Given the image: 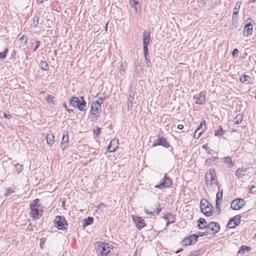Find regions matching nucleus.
<instances>
[{"mask_svg":"<svg viewBox=\"0 0 256 256\" xmlns=\"http://www.w3.org/2000/svg\"><path fill=\"white\" fill-rule=\"evenodd\" d=\"M53 98H54L53 96H52V95L48 94L46 96V100L47 102L48 103L53 102Z\"/></svg>","mask_w":256,"mask_h":256,"instance_id":"nucleus-45","label":"nucleus"},{"mask_svg":"<svg viewBox=\"0 0 256 256\" xmlns=\"http://www.w3.org/2000/svg\"><path fill=\"white\" fill-rule=\"evenodd\" d=\"M250 20V22L246 24L244 28V34L246 32V36L247 37L251 36L253 32V25L255 24L254 21L251 19L248 18Z\"/></svg>","mask_w":256,"mask_h":256,"instance_id":"nucleus-11","label":"nucleus"},{"mask_svg":"<svg viewBox=\"0 0 256 256\" xmlns=\"http://www.w3.org/2000/svg\"><path fill=\"white\" fill-rule=\"evenodd\" d=\"M207 229L210 230L212 232L213 234L214 235L220 230V225L216 222H210L208 224V228Z\"/></svg>","mask_w":256,"mask_h":256,"instance_id":"nucleus-14","label":"nucleus"},{"mask_svg":"<svg viewBox=\"0 0 256 256\" xmlns=\"http://www.w3.org/2000/svg\"><path fill=\"white\" fill-rule=\"evenodd\" d=\"M154 211L150 212L148 209L144 208V212L146 214H150L151 216H156L158 214L160 211L162 210L161 208H157L155 209H154Z\"/></svg>","mask_w":256,"mask_h":256,"instance_id":"nucleus-24","label":"nucleus"},{"mask_svg":"<svg viewBox=\"0 0 256 256\" xmlns=\"http://www.w3.org/2000/svg\"><path fill=\"white\" fill-rule=\"evenodd\" d=\"M4 116L6 118H10V117H11L10 115V114H4Z\"/></svg>","mask_w":256,"mask_h":256,"instance_id":"nucleus-64","label":"nucleus"},{"mask_svg":"<svg viewBox=\"0 0 256 256\" xmlns=\"http://www.w3.org/2000/svg\"><path fill=\"white\" fill-rule=\"evenodd\" d=\"M224 163L228 164L229 168H232L234 166V162H232L231 158L228 156L224 158Z\"/></svg>","mask_w":256,"mask_h":256,"instance_id":"nucleus-33","label":"nucleus"},{"mask_svg":"<svg viewBox=\"0 0 256 256\" xmlns=\"http://www.w3.org/2000/svg\"><path fill=\"white\" fill-rule=\"evenodd\" d=\"M93 131L95 136L96 137H98L100 133L101 129L99 127H96V130H94Z\"/></svg>","mask_w":256,"mask_h":256,"instance_id":"nucleus-42","label":"nucleus"},{"mask_svg":"<svg viewBox=\"0 0 256 256\" xmlns=\"http://www.w3.org/2000/svg\"><path fill=\"white\" fill-rule=\"evenodd\" d=\"M202 148L206 150V151L208 150H209L210 148H208V144H204L202 146Z\"/></svg>","mask_w":256,"mask_h":256,"instance_id":"nucleus-57","label":"nucleus"},{"mask_svg":"<svg viewBox=\"0 0 256 256\" xmlns=\"http://www.w3.org/2000/svg\"><path fill=\"white\" fill-rule=\"evenodd\" d=\"M40 65V68L44 70H48V64L47 62L46 61L41 60Z\"/></svg>","mask_w":256,"mask_h":256,"instance_id":"nucleus-30","label":"nucleus"},{"mask_svg":"<svg viewBox=\"0 0 256 256\" xmlns=\"http://www.w3.org/2000/svg\"><path fill=\"white\" fill-rule=\"evenodd\" d=\"M8 52V48H6L5 50L2 52H0V59H4L6 58V54Z\"/></svg>","mask_w":256,"mask_h":256,"instance_id":"nucleus-41","label":"nucleus"},{"mask_svg":"<svg viewBox=\"0 0 256 256\" xmlns=\"http://www.w3.org/2000/svg\"><path fill=\"white\" fill-rule=\"evenodd\" d=\"M216 178L214 170H210L206 172L205 176V182L208 187L212 186L215 182V178Z\"/></svg>","mask_w":256,"mask_h":256,"instance_id":"nucleus-7","label":"nucleus"},{"mask_svg":"<svg viewBox=\"0 0 256 256\" xmlns=\"http://www.w3.org/2000/svg\"><path fill=\"white\" fill-rule=\"evenodd\" d=\"M226 130H224L222 126H219L218 130H214V135L215 136L221 137L225 133Z\"/></svg>","mask_w":256,"mask_h":256,"instance_id":"nucleus-25","label":"nucleus"},{"mask_svg":"<svg viewBox=\"0 0 256 256\" xmlns=\"http://www.w3.org/2000/svg\"><path fill=\"white\" fill-rule=\"evenodd\" d=\"M133 220L136 223L137 228L140 230L146 226L144 220L140 217L133 218Z\"/></svg>","mask_w":256,"mask_h":256,"instance_id":"nucleus-17","label":"nucleus"},{"mask_svg":"<svg viewBox=\"0 0 256 256\" xmlns=\"http://www.w3.org/2000/svg\"><path fill=\"white\" fill-rule=\"evenodd\" d=\"M206 122L204 120L201 122L198 128L195 130V133H197L200 130H202L203 132L206 128Z\"/></svg>","mask_w":256,"mask_h":256,"instance_id":"nucleus-28","label":"nucleus"},{"mask_svg":"<svg viewBox=\"0 0 256 256\" xmlns=\"http://www.w3.org/2000/svg\"><path fill=\"white\" fill-rule=\"evenodd\" d=\"M238 50L237 48H234L232 52V55L233 57H238Z\"/></svg>","mask_w":256,"mask_h":256,"instance_id":"nucleus-47","label":"nucleus"},{"mask_svg":"<svg viewBox=\"0 0 256 256\" xmlns=\"http://www.w3.org/2000/svg\"><path fill=\"white\" fill-rule=\"evenodd\" d=\"M194 98L196 99V104L202 105L205 103L206 96L204 93L200 92L198 97L194 96Z\"/></svg>","mask_w":256,"mask_h":256,"instance_id":"nucleus-21","label":"nucleus"},{"mask_svg":"<svg viewBox=\"0 0 256 256\" xmlns=\"http://www.w3.org/2000/svg\"><path fill=\"white\" fill-rule=\"evenodd\" d=\"M44 242H45L44 240L42 238L40 239V248H43V246L44 244Z\"/></svg>","mask_w":256,"mask_h":256,"instance_id":"nucleus-58","label":"nucleus"},{"mask_svg":"<svg viewBox=\"0 0 256 256\" xmlns=\"http://www.w3.org/2000/svg\"><path fill=\"white\" fill-rule=\"evenodd\" d=\"M60 146L62 150L67 149L68 146V136L67 132H66V134L64 133L63 134Z\"/></svg>","mask_w":256,"mask_h":256,"instance_id":"nucleus-16","label":"nucleus"},{"mask_svg":"<svg viewBox=\"0 0 256 256\" xmlns=\"http://www.w3.org/2000/svg\"><path fill=\"white\" fill-rule=\"evenodd\" d=\"M36 227L35 225H33L32 224H30L28 226V228L30 231H32L34 230V228Z\"/></svg>","mask_w":256,"mask_h":256,"instance_id":"nucleus-52","label":"nucleus"},{"mask_svg":"<svg viewBox=\"0 0 256 256\" xmlns=\"http://www.w3.org/2000/svg\"><path fill=\"white\" fill-rule=\"evenodd\" d=\"M243 120V115L241 114H238L234 118L233 122L235 124H240Z\"/></svg>","mask_w":256,"mask_h":256,"instance_id":"nucleus-29","label":"nucleus"},{"mask_svg":"<svg viewBox=\"0 0 256 256\" xmlns=\"http://www.w3.org/2000/svg\"><path fill=\"white\" fill-rule=\"evenodd\" d=\"M104 99V97H100L98 98V100H96L95 102H98L100 105L101 106L103 102Z\"/></svg>","mask_w":256,"mask_h":256,"instance_id":"nucleus-51","label":"nucleus"},{"mask_svg":"<svg viewBox=\"0 0 256 256\" xmlns=\"http://www.w3.org/2000/svg\"><path fill=\"white\" fill-rule=\"evenodd\" d=\"M196 236V239L198 240V237L200 236H206L209 234V232H198L197 234H195Z\"/></svg>","mask_w":256,"mask_h":256,"instance_id":"nucleus-37","label":"nucleus"},{"mask_svg":"<svg viewBox=\"0 0 256 256\" xmlns=\"http://www.w3.org/2000/svg\"><path fill=\"white\" fill-rule=\"evenodd\" d=\"M101 111V106L98 102H93L91 106L90 121L92 122H96L98 118Z\"/></svg>","mask_w":256,"mask_h":256,"instance_id":"nucleus-3","label":"nucleus"},{"mask_svg":"<svg viewBox=\"0 0 256 256\" xmlns=\"http://www.w3.org/2000/svg\"><path fill=\"white\" fill-rule=\"evenodd\" d=\"M172 184V180L170 178L164 174V177L160 180L159 184L156 185L154 188H156L162 190L164 188H170Z\"/></svg>","mask_w":256,"mask_h":256,"instance_id":"nucleus-6","label":"nucleus"},{"mask_svg":"<svg viewBox=\"0 0 256 256\" xmlns=\"http://www.w3.org/2000/svg\"><path fill=\"white\" fill-rule=\"evenodd\" d=\"M54 223V226L59 230H64L68 228V224L64 216H56Z\"/></svg>","mask_w":256,"mask_h":256,"instance_id":"nucleus-4","label":"nucleus"},{"mask_svg":"<svg viewBox=\"0 0 256 256\" xmlns=\"http://www.w3.org/2000/svg\"><path fill=\"white\" fill-rule=\"evenodd\" d=\"M148 44H143L144 53L148 54Z\"/></svg>","mask_w":256,"mask_h":256,"instance_id":"nucleus-48","label":"nucleus"},{"mask_svg":"<svg viewBox=\"0 0 256 256\" xmlns=\"http://www.w3.org/2000/svg\"><path fill=\"white\" fill-rule=\"evenodd\" d=\"M142 36L143 44H146L148 45L150 40V32H148L147 30H144L143 32Z\"/></svg>","mask_w":256,"mask_h":256,"instance_id":"nucleus-20","label":"nucleus"},{"mask_svg":"<svg viewBox=\"0 0 256 256\" xmlns=\"http://www.w3.org/2000/svg\"><path fill=\"white\" fill-rule=\"evenodd\" d=\"M202 130H200V132H197V133H195V132H194V138H198L200 136H201L202 134Z\"/></svg>","mask_w":256,"mask_h":256,"instance_id":"nucleus-49","label":"nucleus"},{"mask_svg":"<svg viewBox=\"0 0 256 256\" xmlns=\"http://www.w3.org/2000/svg\"><path fill=\"white\" fill-rule=\"evenodd\" d=\"M33 20V26L34 27L36 28L39 22V17L38 16H34L32 19Z\"/></svg>","mask_w":256,"mask_h":256,"instance_id":"nucleus-38","label":"nucleus"},{"mask_svg":"<svg viewBox=\"0 0 256 256\" xmlns=\"http://www.w3.org/2000/svg\"><path fill=\"white\" fill-rule=\"evenodd\" d=\"M19 40L20 42H24V44H26L28 40V36L26 35H23L20 38Z\"/></svg>","mask_w":256,"mask_h":256,"instance_id":"nucleus-44","label":"nucleus"},{"mask_svg":"<svg viewBox=\"0 0 256 256\" xmlns=\"http://www.w3.org/2000/svg\"><path fill=\"white\" fill-rule=\"evenodd\" d=\"M197 241L196 234H192L183 238L182 240V242L184 246H187L194 244H196Z\"/></svg>","mask_w":256,"mask_h":256,"instance_id":"nucleus-8","label":"nucleus"},{"mask_svg":"<svg viewBox=\"0 0 256 256\" xmlns=\"http://www.w3.org/2000/svg\"><path fill=\"white\" fill-rule=\"evenodd\" d=\"M240 4L238 2H237L236 4L235 7L234 8L233 10V18L234 17V15H237L238 13L239 10L240 8Z\"/></svg>","mask_w":256,"mask_h":256,"instance_id":"nucleus-35","label":"nucleus"},{"mask_svg":"<svg viewBox=\"0 0 256 256\" xmlns=\"http://www.w3.org/2000/svg\"><path fill=\"white\" fill-rule=\"evenodd\" d=\"M54 140V136L51 134H48L46 136V142L48 145L52 146Z\"/></svg>","mask_w":256,"mask_h":256,"instance_id":"nucleus-31","label":"nucleus"},{"mask_svg":"<svg viewBox=\"0 0 256 256\" xmlns=\"http://www.w3.org/2000/svg\"><path fill=\"white\" fill-rule=\"evenodd\" d=\"M216 154H218V152H216ZM218 159V155H216V156H212L210 158H208L206 159L204 162V164L209 167L214 164H215L216 162V160Z\"/></svg>","mask_w":256,"mask_h":256,"instance_id":"nucleus-18","label":"nucleus"},{"mask_svg":"<svg viewBox=\"0 0 256 256\" xmlns=\"http://www.w3.org/2000/svg\"><path fill=\"white\" fill-rule=\"evenodd\" d=\"M39 201V199L36 198L34 200L32 203L30 204V208H40V206L38 204Z\"/></svg>","mask_w":256,"mask_h":256,"instance_id":"nucleus-34","label":"nucleus"},{"mask_svg":"<svg viewBox=\"0 0 256 256\" xmlns=\"http://www.w3.org/2000/svg\"><path fill=\"white\" fill-rule=\"evenodd\" d=\"M144 58H145L146 60L148 61V62H150V60L148 58V54H144Z\"/></svg>","mask_w":256,"mask_h":256,"instance_id":"nucleus-62","label":"nucleus"},{"mask_svg":"<svg viewBox=\"0 0 256 256\" xmlns=\"http://www.w3.org/2000/svg\"><path fill=\"white\" fill-rule=\"evenodd\" d=\"M162 146L164 148H168L170 146V145L168 142H167L166 138L162 137L159 138L156 142H154L152 144V146Z\"/></svg>","mask_w":256,"mask_h":256,"instance_id":"nucleus-15","label":"nucleus"},{"mask_svg":"<svg viewBox=\"0 0 256 256\" xmlns=\"http://www.w3.org/2000/svg\"><path fill=\"white\" fill-rule=\"evenodd\" d=\"M94 246L98 254V256H108L110 252V244L108 243L96 242Z\"/></svg>","mask_w":256,"mask_h":256,"instance_id":"nucleus-1","label":"nucleus"},{"mask_svg":"<svg viewBox=\"0 0 256 256\" xmlns=\"http://www.w3.org/2000/svg\"><path fill=\"white\" fill-rule=\"evenodd\" d=\"M250 250L251 248L250 246H242L238 250V254H243L246 250L248 252Z\"/></svg>","mask_w":256,"mask_h":256,"instance_id":"nucleus-32","label":"nucleus"},{"mask_svg":"<svg viewBox=\"0 0 256 256\" xmlns=\"http://www.w3.org/2000/svg\"><path fill=\"white\" fill-rule=\"evenodd\" d=\"M240 80L242 82H248V83L252 84V82H250L251 78L250 76H248V75L242 74L240 76Z\"/></svg>","mask_w":256,"mask_h":256,"instance_id":"nucleus-27","label":"nucleus"},{"mask_svg":"<svg viewBox=\"0 0 256 256\" xmlns=\"http://www.w3.org/2000/svg\"><path fill=\"white\" fill-rule=\"evenodd\" d=\"M94 218L92 217L88 216L87 218L84 220L82 222V226L86 227L90 224H92L93 222Z\"/></svg>","mask_w":256,"mask_h":256,"instance_id":"nucleus-26","label":"nucleus"},{"mask_svg":"<svg viewBox=\"0 0 256 256\" xmlns=\"http://www.w3.org/2000/svg\"><path fill=\"white\" fill-rule=\"evenodd\" d=\"M128 110H129L130 108H132V102L134 100V94L133 92H132L131 90H129L128 91Z\"/></svg>","mask_w":256,"mask_h":256,"instance_id":"nucleus-22","label":"nucleus"},{"mask_svg":"<svg viewBox=\"0 0 256 256\" xmlns=\"http://www.w3.org/2000/svg\"><path fill=\"white\" fill-rule=\"evenodd\" d=\"M118 140L116 138L112 140L107 148V152L110 153L115 152L116 150L118 148Z\"/></svg>","mask_w":256,"mask_h":256,"instance_id":"nucleus-13","label":"nucleus"},{"mask_svg":"<svg viewBox=\"0 0 256 256\" xmlns=\"http://www.w3.org/2000/svg\"><path fill=\"white\" fill-rule=\"evenodd\" d=\"M130 3L131 6L135 9L136 12L140 11V8L138 4V0H130Z\"/></svg>","mask_w":256,"mask_h":256,"instance_id":"nucleus-23","label":"nucleus"},{"mask_svg":"<svg viewBox=\"0 0 256 256\" xmlns=\"http://www.w3.org/2000/svg\"><path fill=\"white\" fill-rule=\"evenodd\" d=\"M198 2L200 4L204 5V6L206 4V2L205 0H198Z\"/></svg>","mask_w":256,"mask_h":256,"instance_id":"nucleus-59","label":"nucleus"},{"mask_svg":"<svg viewBox=\"0 0 256 256\" xmlns=\"http://www.w3.org/2000/svg\"><path fill=\"white\" fill-rule=\"evenodd\" d=\"M30 216L34 219H38L42 214V208L38 207L35 208H30Z\"/></svg>","mask_w":256,"mask_h":256,"instance_id":"nucleus-12","label":"nucleus"},{"mask_svg":"<svg viewBox=\"0 0 256 256\" xmlns=\"http://www.w3.org/2000/svg\"><path fill=\"white\" fill-rule=\"evenodd\" d=\"M222 191L220 192H218L216 194V203L217 202L218 203H220L222 201Z\"/></svg>","mask_w":256,"mask_h":256,"instance_id":"nucleus-36","label":"nucleus"},{"mask_svg":"<svg viewBox=\"0 0 256 256\" xmlns=\"http://www.w3.org/2000/svg\"><path fill=\"white\" fill-rule=\"evenodd\" d=\"M246 202L243 199L236 198L231 202V208L234 210H239L245 206Z\"/></svg>","mask_w":256,"mask_h":256,"instance_id":"nucleus-9","label":"nucleus"},{"mask_svg":"<svg viewBox=\"0 0 256 256\" xmlns=\"http://www.w3.org/2000/svg\"><path fill=\"white\" fill-rule=\"evenodd\" d=\"M197 222V228L199 230H203L204 228L207 229L208 228V224H207L204 218H199Z\"/></svg>","mask_w":256,"mask_h":256,"instance_id":"nucleus-19","label":"nucleus"},{"mask_svg":"<svg viewBox=\"0 0 256 256\" xmlns=\"http://www.w3.org/2000/svg\"><path fill=\"white\" fill-rule=\"evenodd\" d=\"M177 128L178 129V130H182L183 128H184V126L182 124H178V126H177Z\"/></svg>","mask_w":256,"mask_h":256,"instance_id":"nucleus-61","label":"nucleus"},{"mask_svg":"<svg viewBox=\"0 0 256 256\" xmlns=\"http://www.w3.org/2000/svg\"><path fill=\"white\" fill-rule=\"evenodd\" d=\"M216 204V208L218 210V214H220V203L217 202Z\"/></svg>","mask_w":256,"mask_h":256,"instance_id":"nucleus-50","label":"nucleus"},{"mask_svg":"<svg viewBox=\"0 0 256 256\" xmlns=\"http://www.w3.org/2000/svg\"><path fill=\"white\" fill-rule=\"evenodd\" d=\"M204 202L202 203V200L200 204V211L202 212L206 216H212L213 214V206L206 200H204Z\"/></svg>","mask_w":256,"mask_h":256,"instance_id":"nucleus-5","label":"nucleus"},{"mask_svg":"<svg viewBox=\"0 0 256 256\" xmlns=\"http://www.w3.org/2000/svg\"><path fill=\"white\" fill-rule=\"evenodd\" d=\"M63 106L65 108L66 110L70 114H72L74 111L72 110L68 109L66 102L63 104Z\"/></svg>","mask_w":256,"mask_h":256,"instance_id":"nucleus-46","label":"nucleus"},{"mask_svg":"<svg viewBox=\"0 0 256 256\" xmlns=\"http://www.w3.org/2000/svg\"><path fill=\"white\" fill-rule=\"evenodd\" d=\"M183 250V249L182 248H180L178 249L176 252V254H178L179 252H182Z\"/></svg>","mask_w":256,"mask_h":256,"instance_id":"nucleus-63","label":"nucleus"},{"mask_svg":"<svg viewBox=\"0 0 256 256\" xmlns=\"http://www.w3.org/2000/svg\"><path fill=\"white\" fill-rule=\"evenodd\" d=\"M15 168L18 173H19L21 170H22L23 166L20 164H15Z\"/></svg>","mask_w":256,"mask_h":256,"instance_id":"nucleus-40","label":"nucleus"},{"mask_svg":"<svg viewBox=\"0 0 256 256\" xmlns=\"http://www.w3.org/2000/svg\"><path fill=\"white\" fill-rule=\"evenodd\" d=\"M174 222V220H172L171 222L170 221V220H168L167 222H166V226H168L170 224H172Z\"/></svg>","mask_w":256,"mask_h":256,"instance_id":"nucleus-60","label":"nucleus"},{"mask_svg":"<svg viewBox=\"0 0 256 256\" xmlns=\"http://www.w3.org/2000/svg\"><path fill=\"white\" fill-rule=\"evenodd\" d=\"M245 170H244L242 169L238 168L236 171V175L238 176V178H242V176L244 175V174H242L241 172H244Z\"/></svg>","mask_w":256,"mask_h":256,"instance_id":"nucleus-39","label":"nucleus"},{"mask_svg":"<svg viewBox=\"0 0 256 256\" xmlns=\"http://www.w3.org/2000/svg\"><path fill=\"white\" fill-rule=\"evenodd\" d=\"M240 222V216H236L230 218L227 224V228H234L239 224Z\"/></svg>","mask_w":256,"mask_h":256,"instance_id":"nucleus-10","label":"nucleus"},{"mask_svg":"<svg viewBox=\"0 0 256 256\" xmlns=\"http://www.w3.org/2000/svg\"><path fill=\"white\" fill-rule=\"evenodd\" d=\"M106 204L101 202L99 205H98L96 206V209L98 210V209L100 208H106Z\"/></svg>","mask_w":256,"mask_h":256,"instance_id":"nucleus-53","label":"nucleus"},{"mask_svg":"<svg viewBox=\"0 0 256 256\" xmlns=\"http://www.w3.org/2000/svg\"><path fill=\"white\" fill-rule=\"evenodd\" d=\"M207 153L208 154L212 155V154H214L215 153V152L212 149L210 148L207 151Z\"/></svg>","mask_w":256,"mask_h":256,"instance_id":"nucleus-55","label":"nucleus"},{"mask_svg":"<svg viewBox=\"0 0 256 256\" xmlns=\"http://www.w3.org/2000/svg\"><path fill=\"white\" fill-rule=\"evenodd\" d=\"M6 190H7L8 192L10 194H14L15 192L14 190H12L10 188H6Z\"/></svg>","mask_w":256,"mask_h":256,"instance_id":"nucleus-56","label":"nucleus"},{"mask_svg":"<svg viewBox=\"0 0 256 256\" xmlns=\"http://www.w3.org/2000/svg\"><path fill=\"white\" fill-rule=\"evenodd\" d=\"M164 218L167 220H170V218H172L173 220L175 219L174 216H173L172 214H167L166 215L164 216Z\"/></svg>","mask_w":256,"mask_h":256,"instance_id":"nucleus-43","label":"nucleus"},{"mask_svg":"<svg viewBox=\"0 0 256 256\" xmlns=\"http://www.w3.org/2000/svg\"><path fill=\"white\" fill-rule=\"evenodd\" d=\"M40 41H38V40H36V46H35L34 48V50H34V51L36 50L37 48H38V47H39V46H40Z\"/></svg>","mask_w":256,"mask_h":256,"instance_id":"nucleus-54","label":"nucleus"},{"mask_svg":"<svg viewBox=\"0 0 256 256\" xmlns=\"http://www.w3.org/2000/svg\"><path fill=\"white\" fill-rule=\"evenodd\" d=\"M70 104L71 106L78 108L80 111L84 112L86 110V104L82 96L80 97V99L74 96L72 97L70 100Z\"/></svg>","mask_w":256,"mask_h":256,"instance_id":"nucleus-2","label":"nucleus"}]
</instances>
